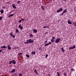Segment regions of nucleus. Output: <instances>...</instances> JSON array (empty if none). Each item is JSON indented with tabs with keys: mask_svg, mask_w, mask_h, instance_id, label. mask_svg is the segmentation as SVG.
<instances>
[{
	"mask_svg": "<svg viewBox=\"0 0 76 76\" xmlns=\"http://www.w3.org/2000/svg\"><path fill=\"white\" fill-rule=\"evenodd\" d=\"M27 41L28 42V43H33L34 42V40H31V39L27 40Z\"/></svg>",
	"mask_w": 76,
	"mask_h": 76,
	"instance_id": "obj_1",
	"label": "nucleus"
},
{
	"mask_svg": "<svg viewBox=\"0 0 76 76\" xmlns=\"http://www.w3.org/2000/svg\"><path fill=\"white\" fill-rule=\"evenodd\" d=\"M60 38H57L56 39L55 41V42L56 43H58V42H60Z\"/></svg>",
	"mask_w": 76,
	"mask_h": 76,
	"instance_id": "obj_2",
	"label": "nucleus"
},
{
	"mask_svg": "<svg viewBox=\"0 0 76 76\" xmlns=\"http://www.w3.org/2000/svg\"><path fill=\"white\" fill-rule=\"evenodd\" d=\"M11 37H13V38H15V36L14 34H13V33L11 32L10 34Z\"/></svg>",
	"mask_w": 76,
	"mask_h": 76,
	"instance_id": "obj_3",
	"label": "nucleus"
},
{
	"mask_svg": "<svg viewBox=\"0 0 76 76\" xmlns=\"http://www.w3.org/2000/svg\"><path fill=\"white\" fill-rule=\"evenodd\" d=\"M63 10V8H61L59 10H57V12L58 13H59V12H61Z\"/></svg>",
	"mask_w": 76,
	"mask_h": 76,
	"instance_id": "obj_4",
	"label": "nucleus"
},
{
	"mask_svg": "<svg viewBox=\"0 0 76 76\" xmlns=\"http://www.w3.org/2000/svg\"><path fill=\"white\" fill-rule=\"evenodd\" d=\"M18 27L19 28H20V29H23V27L21 26V24L19 25Z\"/></svg>",
	"mask_w": 76,
	"mask_h": 76,
	"instance_id": "obj_5",
	"label": "nucleus"
},
{
	"mask_svg": "<svg viewBox=\"0 0 76 76\" xmlns=\"http://www.w3.org/2000/svg\"><path fill=\"white\" fill-rule=\"evenodd\" d=\"M12 63L13 64H15L16 63V61H15V60H13L12 61Z\"/></svg>",
	"mask_w": 76,
	"mask_h": 76,
	"instance_id": "obj_6",
	"label": "nucleus"
},
{
	"mask_svg": "<svg viewBox=\"0 0 76 76\" xmlns=\"http://www.w3.org/2000/svg\"><path fill=\"white\" fill-rule=\"evenodd\" d=\"M12 7H13V9H16V6H15V4H12Z\"/></svg>",
	"mask_w": 76,
	"mask_h": 76,
	"instance_id": "obj_7",
	"label": "nucleus"
},
{
	"mask_svg": "<svg viewBox=\"0 0 76 76\" xmlns=\"http://www.w3.org/2000/svg\"><path fill=\"white\" fill-rule=\"evenodd\" d=\"M7 47H8V50H11V47H10V45H8Z\"/></svg>",
	"mask_w": 76,
	"mask_h": 76,
	"instance_id": "obj_8",
	"label": "nucleus"
},
{
	"mask_svg": "<svg viewBox=\"0 0 76 76\" xmlns=\"http://www.w3.org/2000/svg\"><path fill=\"white\" fill-rule=\"evenodd\" d=\"M68 23H69V24H72V22L70 21V20H68Z\"/></svg>",
	"mask_w": 76,
	"mask_h": 76,
	"instance_id": "obj_9",
	"label": "nucleus"
},
{
	"mask_svg": "<svg viewBox=\"0 0 76 76\" xmlns=\"http://www.w3.org/2000/svg\"><path fill=\"white\" fill-rule=\"evenodd\" d=\"M63 13H67V10L65 9L64 10L63 12Z\"/></svg>",
	"mask_w": 76,
	"mask_h": 76,
	"instance_id": "obj_10",
	"label": "nucleus"
},
{
	"mask_svg": "<svg viewBox=\"0 0 76 76\" xmlns=\"http://www.w3.org/2000/svg\"><path fill=\"white\" fill-rule=\"evenodd\" d=\"M42 9L44 10H45V8H44V6H42L41 7Z\"/></svg>",
	"mask_w": 76,
	"mask_h": 76,
	"instance_id": "obj_11",
	"label": "nucleus"
},
{
	"mask_svg": "<svg viewBox=\"0 0 76 76\" xmlns=\"http://www.w3.org/2000/svg\"><path fill=\"white\" fill-rule=\"evenodd\" d=\"M61 50H62L63 53H64V51H65V50H64V49H63V48H61Z\"/></svg>",
	"mask_w": 76,
	"mask_h": 76,
	"instance_id": "obj_12",
	"label": "nucleus"
},
{
	"mask_svg": "<svg viewBox=\"0 0 76 76\" xmlns=\"http://www.w3.org/2000/svg\"><path fill=\"white\" fill-rule=\"evenodd\" d=\"M15 72V69H12V70L10 72L11 73H13L14 72Z\"/></svg>",
	"mask_w": 76,
	"mask_h": 76,
	"instance_id": "obj_13",
	"label": "nucleus"
},
{
	"mask_svg": "<svg viewBox=\"0 0 76 76\" xmlns=\"http://www.w3.org/2000/svg\"><path fill=\"white\" fill-rule=\"evenodd\" d=\"M33 31L35 33H37V30L36 29H34L33 30Z\"/></svg>",
	"mask_w": 76,
	"mask_h": 76,
	"instance_id": "obj_14",
	"label": "nucleus"
},
{
	"mask_svg": "<svg viewBox=\"0 0 76 76\" xmlns=\"http://www.w3.org/2000/svg\"><path fill=\"white\" fill-rule=\"evenodd\" d=\"M31 54H34V55H35V51H33L31 52Z\"/></svg>",
	"mask_w": 76,
	"mask_h": 76,
	"instance_id": "obj_15",
	"label": "nucleus"
},
{
	"mask_svg": "<svg viewBox=\"0 0 76 76\" xmlns=\"http://www.w3.org/2000/svg\"><path fill=\"white\" fill-rule=\"evenodd\" d=\"M15 32H16V33H19V30H18V29H16Z\"/></svg>",
	"mask_w": 76,
	"mask_h": 76,
	"instance_id": "obj_16",
	"label": "nucleus"
},
{
	"mask_svg": "<svg viewBox=\"0 0 76 76\" xmlns=\"http://www.w3.org/2000/svg\"><path fill=\"white\" fill-rule=\"evenodd\" d=\"M12 16H13V14H11V15H10L9 16V17L10 18V17H12Z\"/></svg>",
	"mask_w": 76,
	"mask_h": 76,
	"instance_id": "obj_17",
	"label": "nucleus"
},
{
	"mask_svg": "<svg viewBox=\"0 0 76 76\" xmlns=\"http://www.w3.org/2000/svg\"><path fill=\"white\" fill-rule=\"evenodd\" d=\"M1 12V13H3V12H4V10H0Z\"/></svg>",
	"mask_w": 76,
	"mask_h": 76,
	"instance_id": "obj_18",
	"label": "nucleus"
},
{
	"mask_svg": "<svg viewBox=\"0 0 76 76\" xmlns=\"http://www.w3.org/2000/svg\"><path fill=\"white\" fill-rule=\"evenodd\" d=\"M49 28V27H48V26H44L43 28Z\"/></svg>",
	"mask_w": 76,
	"mask_h": 76,
	"instance_id": "obj_19",
	"label": "nucleus"
},
{
	"mask_svg": "<svg viewBox=\"0 0 76 76\" xmlns=\"http://www.w3.org/2000/svg\"><path fill=\"white\" fill-rule=\"evenodd\" d=\"M34 72H35V73H36V74H38V72H37V70L36 69L34 70Z\"/></svg>",
	"mask_w": 76,
	"mask_h": 76,
	"instance_id": "obj_20",
	"label": "nucleus"
},
{
	"mask_svg": "<svg viewBox=\"0 0 76 76\" xmlns=\"http://www.w3.org/2000/svg\"><path fill=\"white\" fill-rule=\"evenodd\" d=\"M51 42H54V39H51Z\"/></svg>",
	"mask_w": 76,
	"mask_h": 76,
	"instance_id": "obj_21",
	"label": "nucleus"
},
{
	"mask_svg": "<svg viewBox=\"0 0 76 76\" xmlns=\"http://www.w3.org/2000/svg\"><path fill=\"white\" fill-rule=\"evenodd\" d=\"M57 74L58 75V76H60V73L58 72H57Z\"/></svg>",
	"mask_w": 76,
	"mask_h": 76,
	"instance_id": "obj_22",
	"label": "nucleus"
},
{
	"mask_svg": "<svg viewBox=\"0 0 76 76\" xmlns=\"http://www.w3.org/2000/svg\"><path fill=\"white\" fill-rule=\"evenodd\" d=\"M52 39H56V38L55 37H52Z\"/></svg>",
	"mask_w": 76,
	"mask_h": 76,
	"instance_id": "obj_23",
	"label": "nucleus"
},
{
	"mask_svg": "<svg viewBox=\"0 0 76 76\" xmlns=\"http://www.w3.org/2000/svg\"><path fill=\"white\" fill-rule=\"evenodd\" d=\"M19 76H22V73H20L19 74Z\"/></svg>",
	"mask_w": 76,
	"mask_h": 76,
	"instance_id": "obj_24",
	"label": "nucleus"
},
{
	"mask_svg": "<svg viewBox=\"0 0 76 76\" xmlns=\"http://www.w3.org/2000/svg\"><path fill=\"white\" fill-rule=\"evenodd\" d=\"M48 45V43L47 44H45V47H46V46H47Z\"/></svg>",
	"mask_w": 76,
	"mask_h": 76,
	"instance_id": "obj_25",
	"label": "nucleus"
},
{
	"mask_svg": "<svg viewBox=\"0 0 76 76\" xmlns=\"http://www.w3.org/2000/svg\"><path fill=\"white\" fill-rule=\"evenodd\" d=\"M12 61H10V62L9 64H12Z\"/></svg>",
	"mask_w": 76,
	"mask_h": 76,
	"instance_id": "obj_26",
	"label": "nucleus"
},
{
	"mask_svg": "<svg viewBox=\"0 0 76 76\" xmlns=\"http://www.w3.org/2000/svg\"><path fill=\"white\" fill-rule=\"evenodd\" d=\"M17 3H18V4H19L20 3V1H18Z\"/></svg>",
	"mask_w": 76,
	"mask_h": 76,
	"instance_id": "obj_27",
	"label": "nucleus"
},
{
	"mask_svg": "<svg viewBox=\"0 0 76 76\" xmlns=\"http://www.w3.org/2000/svg\"><path fill=\"white\" fill-rule=\"evenodd\" d=\"M33 36H34V35H32V34H31L30 35V36L31 37H33Z\"/></svg>",
	"mask_w": 76,
	"mask_h": 76,
	"instance_id": "obj_28",
	"label": "nucleus"
},
{
	"mask_svg": "<svg viewBox=\"0 0 76 76\" xmlns=\"http://www.w3.org/2000/svg\"><path fill=\"white\" fill-rule=\"evenodd\" d=\"M73 49H74V48H76V47H75V45H74L73 47H72Z\"/></svg>",
	"mask_w": 76,
	"mask_h": 76,
	"instance_id": "obj_29",
	"label": "nucleus"
},
{
	"mask_svg": "<svg viewBox=\"0 0 76 76\" xmlns=\"http://www.w3.org/2000/svg\"><path fill=\"white\" fill-rule=\"evenodd\" d=\"M3 47L4 48H5V49L7 48V47L5 46H4Z\"/></svg>",
	"mask_w": 76,
	"mask_h": 76,
	"instance_id": "obj_30",
	"label": "nucleus"
},
{
	"mask_svg": "<svg viewBox=\"0 0 76 76\" xmlns=\"http://www.w3.org/2000/svg\"><path fill=\"white\" fill-rule=\"evenodd\" d=\"M71 49H73V48L72 47H70L69 48V50H71Z\"/></svg>",
	"mask_w": 76,
	"mask_h": 76,
	"instance_id": "obj_31",
	"label": "nucleus"
},
{
	"mask_svg": "<svg viewBox=\"0 0 76 76\" xmlns=\"http://www.w3.org/2000/svg\"><path fill=\"white\" fill-rule=\"evenodd\" d=\"M26 56L27 57H28V58H29V55H26Z\"/></svg>",
	"mask_w": 76,
	"mask_h": 76,
	"instance_id": "obj_32",
	"label": "nucleus"
},
{
	"mask_svg": "<svg viewBox=\"0 0 76 76\" xmlns=\"http://www.w3.org/2000/svg\"><path fill=\"white\" fill-rule=\"evenodd\" d=\"M22 22V21L21 20H19L18 21V22L19 23H21V22Z\"/></svg>",
	"mask_w": 76,
	"mask_h": 76,
	"instance_id": "obj_33",
	"label": "nucleus"
},
{
	"mask_svg": "<svg viewBox=\"0 0 76 76\" xmlns=\"http://www.w3.org/2000/svg\"><path fill=\"white\" fill-rule=\"evenodd\" d=\"M22 53H21L18 54V55H22Z\"/></svg>",
	"mask_w": 76,
	"mask_h": 76,
	"instance_id": "obj_34",
	"label": "nucleus"
},
{
	"mask_svg": "<svg viewBox=\"0 0 76 76\" xmlns=\"http://www.w3.org/2000/svg\"><path fill=\"white\" fill-rule=\"evenodd\" d=\"M48 56V55L47 54V55H46L45 58H47V56Z\"/></svg>",
	"mask_w": 76,
	"mask_h": 76,
	"instance_id": "obj_35",
	"label": "nucleus"
},
{
	"mask_svg": "<svg viewBox=\"0 0 76 76\" xmlns=\"http://www.w3.org/2000/svg\"><path fill=\"white\" fill-rule=\"evenodd\" d=\"M48 45H50V44H51V42H50L48 43Z\"/></svg>",
	"mask_w": 76,
	"mask_h": 76,
	"instance_id": "obj_36",
	"label": "nucleus"
},
{
	"mask_svg": "<svg viewBox=\"0 0 76 76\" xmlns=\"http://www.w3.org/2000/svg\"><path fill=\"white\" fill-rule=\"evenodd\" d=\"M48 41H46L44 42V44H46L47 42Z\"/></svg>",
	"mask_w": 76,
	"mask_h": 76,
	"instance_id": "obj_37",
	"label": "nucleus"
},
{
	"mask_svg": "<svg viewBox=\"0 0 76 76\" xmlns=\"http://www.w3.org/2000/svg\"><path fill=\"white\" fill-rule=\"evenodd\" d=\"M2 19V17H0V20H1Z\"/></svg>",
	"mask_w": 76,
	"mask_h": 76,
	"instance_id": "obj_38",
	"label": "nucleus"
},
{
	"mask_svg": "<svg viewBox=\"0 0 76 76\" xmlns=\"http://www.w3.org/2000/svg\"><path fill=\"white\" fill-rule=\"evenodd\" d=\"M64 14V13H63H63L61 14L60 15H61V16H63V15Z\"/></svg>",
	"mask_w": 76,
	"mask_h": 76,
	"instance_id": "obj_39",
	"label": "nucleus"
},
{
	"mask_svg": "<svg viewBox=\"0 0 76 76\" xmlns=\"http://www.w3.org/2000/svg\"><path fill=\"white\" fill-rule=\"evenodd\" d=\"M28 42H25V44H28Z\"/></svg>",
	"mask_w": 76,
	"mask_h": 76,
	"instance_id": "obj_40",
	"label": "nucleus"
},
{
	"mask_svg": "<svg viewBox=\"0 0 76 76\" xmlns=\"http://www.w3.org/2000/svg\"><path fill=\"white\" fill-rule=\"evenodd\" d=\"M21 20V21H22V20L23 21L25 20H24V19H22Z\"/></svg>",
	"mask_w": 76,
	"mask_h": 76,
	"instance_id": "obj_41",
	"label": "nucleus"
},
{
	"mask_svg": "<svg viewBox=\"0 0 76 76\" xmlns=\"http://www.w3.org/2000/svg\"><path fill=\"white\" fill-rule=\"evenodd\" d=\"M2 8H3V9H5V6H4L3 7H2Z\"/></svg>",
	"mask_w": 76,
	"mask_h": 76,
	"instance_id": "obj_42",
	"label": "nucleus"
},
{
	"mask_svg": "<svg viewBox=\"0 0 76 76\" xmlns=\"http://www.w3.org/2000/svg\"><path fill=\"white\" fill-rule=\"evenodd\" d=\"M39 50H41V48H39Z\"/></svg>",
	"mask_w": 76,
	"mask_h": 76,
	"instance_id": "obj_43",
	"label": "nucleus"
},
{
	"mask_svg": "<svg viewBox=\"0 0 76 76\" xmlns=\"http://www.w3.org/2000/svg\"><path fill=\"white\" fill-rule=\"evenodd\" d=\"M4 48L3 46H1V48Z\"/></svg>",
	"mask_w": 76,
	"mask_h": 76,
	"instance_id": "obj_44",
	"label": "nucleus"
},
{
	"mask_svg": "<svg viewBox=\"0 0 76 76\" xmlns=\"http://www.w3.org/2000/svg\"><path fill=\"white\" fill-rule=\"evenodd\" d=\"M74 70V69H73V68L71 69V70Z\"/></svg>",
	"mask_w": 76,
	"mask_h": 76,
	"instance_id": "obj_45",
	"label": "nucleus"
},
{
	"mask_svg": "<svg viewBox=\"0 0 76 76\" xmlns=\"http://www.w3.org/2000/svg\"><path fill=\"white\" fill-rule=\"evenodd\" d=\"M1 52V50H0V53Z\"/></svg>",
	"mask_w": 76,
	"mask_h": 76,
	"instance_id": "obj_46",
	"label": "nucleus"
},
{
	"mask_svg": "<svg viewBox=\"0 0 76 76\" xmlns=\"http://www.w3.org/2000/svg\"><path fill=\"white\" fill-rule=\"evenodd\" d=\"M64 76H66V74H64Z\"/></svg>",
	"mask_w": 76,
	"mask_h": 76,
	"instance_id": "obj_47",
	"label": "nucleus"
},
{
	"mask_svg": "<svg viewBox=\"0 0 76 76\" xmlns=\"http://www.w3.org/2000/svg\"><path fill=\"white\" fill-rule=\"evenodd\" d=\"M16 47H15L14 49H16Z\"/></svg>",
	"mask_w": 76,
	"mask_h": 76,
	"instance_id": "obj_48",
	"label": "nucleus"
},
{
	"mask_svg": "<svg viewBox=\"0 0 76 76\" xmlns=\"http://www.w3.org/2000/svg\"><path fill=\"white\" fill-rule=\"evenodd\" d=\"M1 50V51H3V49Z\"/></svg>",
	"mask_w": 76,
	"mask_h": 76,
	"instance_id": "obj_49",
	"label": "nucleus"
},
{
	"mask_svg": "<svg viewBox=\"0 0 76 76\" xmlns=\"http://www.w3.org/2000/svg\"><path fill=\"white\" fill-rule=\"evenodd\" d=\"M45 34H48V32H46V33H45Z\"/></svg>",
	"mask_w": 76,
	"mask_h": 76,
	"instance_id": "obj_50",
	"label": "nucleus"
},
{
	"mask_svg": "<svg viewBox=\"0 0 76 76\" xmlns=\"http://www.w3.org/2000/svg\"><path fill=\"white\" fill-rule=\"evenodd\" d=\"M74 23V24H75L76 23H75V22H74V23Z\"/></svg>",
	"mask_w": 76,
	"mask_h": 76,
	"instance_id": "obj_51",
	"label": "nucleus"
},
{
	"mask_svg": "<svg viewBox=\"0 0 76 76\" xmlns=\"http://www.w3.org/2000/svg\"><path fill=\"white\" fill-rule=\"evenodd\" d=\"M64 1H66V0H64Z\"/></svg>",
	"mask_w": 76,
	"mask_h": 76,
	"instance_id": "obj_52",
	"label": "nucleus"
},
{
	"mask_svg": "<svg viewBox=\"0 0 76 76\" xmlns=\"http://www.w3.org/2000/svg\"><path fill=\"white\" fill-rule=\"evenodd\" d=\"M74 25H75V26H76V25L75 24H74Z\"/></svg>",
	"mask_w": 76,
	"mask_h": 76,
	"instance_id": "obj_53",
	"label": "nucleus"
},
{
	"mask_svg": "<svg viewBox=\"0 0 76 76\" xmlns=\"http://www.w3.org/2000/svg\"><path fill=\"white\" fill-rule=\"evenodd\" d=\"M75 25L76 26V23H75Z\"/></svg>",
	"mask_w": 76,
	"mask_h": 76,
	"instance_id": "obj_54",
	"label": "nucleus"
},
{
	"mask_svg": "<svg viewBox=\"0 0 76 76\" xmlns=\"http://www.w3.org/2000/svg\"><path fill=\"white\" fill-rule=\"evenodd\" d=\"M10 13H12V12H11Z\"/></svg>",
	"mask_w": 76,
	"mask_h": 76,
	"instance_id": "obj_55",
	"label": "nucleus"
},
{
	"mask_svg": "<svg viewBox=\"0 0 76 76\" xmlns=\"http://www.w3.org/2000/svg\"><path fill=\"white\" fill-rule=\"evenodd\" d=\"M53 0V1H54L55 0Z\"/></svg>",
	"mask_w": 76,
	"mask_h": 76,
	"instance_id": "obj_56",
	"label": "nucleus"
},
{
	"mask_svg": "<svg viewBox=\"0 0 76 76\" xmlns=\"http://www.w3.org/2000/svg\"><path fill=\"white\" fill-rule=\"evenodd\" d=\"M75 23H76V22Z\"/></svg>",
	"mask_w": 76,
	"mask_h": 76,
	"instance_id": "obj_57",
	"label": "nucleus"
}]
</instances>
